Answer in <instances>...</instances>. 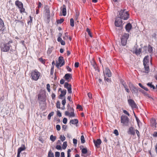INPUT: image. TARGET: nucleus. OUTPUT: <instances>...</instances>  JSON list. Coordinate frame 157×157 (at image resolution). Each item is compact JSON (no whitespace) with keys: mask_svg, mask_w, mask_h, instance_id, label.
I'll list each match as a JSON object with an SVG mask.
<instances>
[{"mask_svg":"<svg viewBox=\"0 0 157 157\" xmlns=\"http://www.w3.org/2000/svg\"><path fill=\"white\" fill-rule=\"evenodd\" d=\"M118 16L121 19L124 20H126L129 17V14L128 12L125 11V10H121Z\"/></svg>","mask_w":157,"mask_h":157,"instance_id":"1","label":"nucleus"},{"mask_svg":"<svg viewBox=\"0 0 157 157\" xmlns=\"http://www.w3.org/2000/svg\"><path fill=\"white\" fill-rule=\"evenodd\" d=\"M129 87L132 91V94H134L136 96L138 94V91L140 89L134 86L132 83L130 82L129 84Z\"/></svg>","mask_w":157,"mask_h":157,"instance_id":"2","label":"nucleus"},{"mask_svg":"<svg viewBox=\"0 0 157 157\" xmlns=\"http://www.w3.org/2000/svg\"><path fill=\"white\" fill-rule=\"evenodd\" d=\"M129 119L128 117L122 115L121 117V123L123 124L124 126H128L129 125Z\"/></svg>","mask_w":157,"mask_h":157,"instance_id":"3","label":"nucleus"},{"mask_svg":"<svg viewBox=\"0 0 157 157\" xmlns=\"http://www.w3.org/2000/svg\"><path fill=\"white\" fill-rule=\"evenodd\" d=\"M40 76V73L36 70L33 71L31 72V76L33 79L35 81H37Z\"/></svg>","mask_w":157,"mask_h":157,"instance_id":"4","label":"nucleus"},{"mask_svg":"<svg viewBox=\"0 0 157 157\" xmlns=\"http://www.w3.org/2000/svg\"><path fill=\"white\" fill-rule=\"evenodd\" d=\"M64 64V61L63 57L62 56L59 57L58 60L56 61V66L57 68L63 66Z\"/></svg>","mask_w":157,"mask_h":157,"instance_id":"5","label":"nucleus"},{"mask_svg":"<svg viewBox=\"0 0 157 157\" xmlns=\"http://www.w3.org/2000/svg\"><path fill=\"white\" fill-rule=\"evenodd\" d=\"M129 37V34L128 33H125L124 34L121 38V43L123 46H125L126 44L128 39Z\"/></svg>","mask_w":157,"mask_h":157,"instance_id":"6","label":"nucleus"},{"mask_svg":"<svg viewBox=\"0 0 157 157\" xmlns=\"http://www.w3.org/2000/svg\"><path fill=\"white\" fill-rule=\"evenodd\" d=\"M12 43V40L10 41L7 43L4 44L3 47H1V51L4 52H6L9 50L11 47L10 44Z\"/></svg>","mask_w":157,"mask_h":157,"instance_id":"7","label":"nucleus"},{"mask_svg":"<svg viewBox=\"0 0 157 157\" xmlns=\"http://www.w3.org/2000/svg\"><path fill=\"white\" fill-rule=\"evenodd\" d=\"M15 4L20 9L21 13L25 12V9L23 8V5L21 2L18 0L16 1L15 2Z\"/></svg>","mask_w":157,"mask_h":157,"instance_id":"8","label":"nucleus"},{"mask_svg":"<svg viewBox=\"0 0 157 157\" xmlns=\"http://www.w3.org/2000/svg\"><path fill=\"white\" fill-rule=\"evenodd\" d=\"M149 56H146L144 58L143 60V64L144 66L145 69H149Z\"/></svg>","mask_w":157,"mask_h":157,"instance_id":"9","label":"nucleus"},{"mask_svg":"<svg viewBox=\"0 0 157 157\" xmlns=\"http://www.w3.org/2000/svg\"><path fill=\"white\" fill-rule=\"evenodd\" d=\"M128 103L129 105L132 107V109L136 108H137V106L134 101L131 99H129L128 100Z\"/></svg>","mask_w":157,"mask_h":157,"instance_id":"10","label":"nucleus"},{"mask_svg":"<svg viewBox=\"0 0 157 157\" xmlns=\"http://www.w3.org/2000/svg\"><path fill=\"white\" fill-rule=\"evenodd\" d=\"M38 99L41 101H45V95L44 93H40L38 95Z\"/></svg>","mask_w":157,"mask_h":157,"instance_id":"11","label":"nucleus"},{"mask_svg":"<svg viewBox=\"0 0 157 157\" xmlns=\"http://www.w3.org/2000/svg\"><path fill=\"white\" fill-rule=\"evenodd\" d=\"M26 148L24 145H22L18 149L17 154V157H20L21 152L25 150Z\"/></svg>","mask_w":157,"mask_h":157,"instance_id":"12","label":"nucleus"},{"mask_svg":"<svg viewBox=\"0 0 157 157\" xmlns=\"http://www.w3.org/2000/svg\"><path fill=\"white\" fill-rule=\"evenodd\" d=\"M103 73L105 76H107L109 77H110L112 76L111 73L109 69H105V71H103Z\"/></svg>","mask_w":157,"mask_h":157,"instance_id":"13","label":"nucleus"},{"mask_svg":"<svg viewBox=\"0 0 157 157\" xmlns=\"http://www.w3.org/2000/svg\"><path fill=\"white\" fill-rule=\"evenodd\" d=\"M65 114L66 116H68L70 117H74L75 116L74 112H71L69 113L68 111H66L65 112Z\"/></svg>","mask_w":157,"mask_h":157,"instance_id":"14","label":"nucleus"},{"mask_svg":"<svg viewBox=\"0 0 157 157\" xmlns=\"http://www.w3.org/2000/svg\"><path fill=\"white\" fill-rule=\"evenodd\" d=\"M4 30V25L3 20L0 18V31L2 32Z\"/></svg>","mask_w":157,"mask_h":157,"instance_id":"15","label":"nucleus"},{"mask_svg":"<svg viewBox=\"0 0 157 157\" xmlns=\"http://www.w3.org/2000/svg\"><path fill=\"white\" fill-rule=\"evenodd\" d=\"M94 142L96 147H99L101 143V141L100 139H98L96 140H94Z\"/></svg>","mask_w":157,"mask_h":157,"instance_id":"16","label":"nucleus"},{"mask_svg":"<svg viewBox=\"0 0 157 157\" xmlns=\"http://www.w3.org/2000/svg\"><path fill=\"white\" fill-rule=\"evenodd\" d=\"M128 133L129 134L132 135H134L135 134V129L134 128L132 127H130L129 129Z\"/></svg>","mask_w":157,"mask_h":157,"instance_id":"17","label":"nucleus"},{"mask_svg":"<svg viewBox=\"0 0 157 157\" xmlns=\"http://www.w3.org/2000/svg\"><path fill=\"white\" fill-rule=\"evenodd\" d=\"M61 9L62 13L63 15V16H65L67 13L66 6L64 5H63V7L61 8Z\"/></svg>","mask_w":157,"mask_h":157,"instance_id":"18","label":"nucleus"},{"mask_svg":"<svg viewBox=\"0 0 157 157\" xmlns=\"http://www.w3.org/2000/svg\"><path fill=\"white\" fill-rule=\"evenodd\" d=\"M132 27V25L130 23H128L125 26V29L127 31L129 32Z\"/></svg>","mask_w":157,"mask_h":157,"instance_id":"19","label":"nucleus"},{"mask_svg":"<svg viewBox=\"0 0 157 157\" xmlns=\"http://www.w3.org/2000/svg\"><path fill=\"white\" fill-rule=\"evenodd\" d=\"M116 27H120L121 23L120 21L118 20L117 18H116L114 23Z\"/></svg>","mask_w":157,"mask_h":157,"instance_id":"20","label":"nucleus"},{"mask_svg":"<svg viewBox=\"0 0 157 157\" xmlns=\"http://www.w3.org/2000/svg\"><path fill=\"white\" fill-rule=\"evenodd\" d=\"M149 69H141V70H140V71L141 72L142 75H144L149 72Z\"/></svg>","mask_w":157,"mask_h":157,"instance_id":"21","label":"nucleus"},{"mask_svg":"<svg viewBox=\"0 0 157 157\" xmlns=\"http://www.w3.org/2000/svg\"><path fill=\"white\" fill-rule=\"evenodd\" d=\"M66 93L67 90H61V94L59 95V98L61 99H63V98H61V97H63V96H64L65 95H66Z\"/></svg>","mask_w":157,"mask_h":157,"instance_id":"22","label":"nucleus"},{"mask_svg":"<svg viewBox=\"0 0 157 157\" xmlns=\"http://www.w3.org/2000/svg\"><path fill=\"white\" fill-rule=\"evenodd\" d=\"M78 123V121L77 119H74L71 120L70 121V124H77Z\"/></svg>","mask_w":157,"mask_h":157,"instance_id":"23","label":"nucleus"},{"mask_svg":"<svg viewBox=\"0 0 157 157\" xmlns=\"http://www.w3.org/2000/svg\"><path fill=\"white\" fill-rule=\"evenodd\" d=\"M151 125L153 127L155 128L156 127V121L155 120L152 119L151 120Z\"/></svg>","mask_w":157,"mask_h":157,"instance_id":"24","label":"nucleus"},{"mask_svg":"<svg viewBox=\"0 0 157 157\" xmlns=\"http://www.w3.org/2000/svg\"><path fill=\"white\" fill-rule=\"evenodd\" d=\"M139 91H141L143 94L145 96H146L149 98H151V96H150V95L144 90L140 89Z\"/></svg>","mask_w":157,"mask_h":157,"instance_id":"25","label":"nucleus"},{"mask_svg":"<svg viewBox=\"0 0 157 157\" xmlns=\"http://www.w3.org/2000/svg\"><path fill=\"white\" fill-rule=\"evenodd\" d=\"M64 78L66 80H68L71 78V75L70 74H66L64 76Z\"/></svg>","mask_w":157,"mask_h":157,"instance_id":"26","label":"nucleus"},{"mask_svg":"<svg viewBox=\"0 0 157 157\" xmlns=\"http://www.w3.org/2000/svg\"><path fill=\"white\" fill-rule=\"evenodd\" d=\"M48 157H54V154L52 152L51 150H49L48 152Z\"/></svg>","mask_w":157,"mask_h":157,"instance_id":"27","label":"nucleus"},{"mask_svg":"<svg viewBox=\"0 0 157 157\" xmlns=\"http://www.w3.org/2000/svg\"><path fill=\"white\" fill-rule=\"evenodd\" d=\"M141 51V49L140 48H139V49H136L135 51V52L137 55H140Z\"/></svg>","mask_w":157,"mask_h":157,"instance_id":"28","label":"nucleus"},{"mask_svg":"<svg viewBox=\"0 0 157 157\" xmlns=\"http://www.w3.org/2000/svg\"><path fill=\"white\" fill-rule=\"evenodd\" d=\"M147 85L148 86L150 87L151 88H152L153 89H155V86L153 85L152 84L151 82H149L147 84Z\"/></svg>","mask_w":157,"mask_h":157,"instance_id":"29","label":"nucleus"},{"mask_svg":"<svg viewBox=\"0 0 157 157\" xmlns=\"http://www.w3.org/2000/svg\"><path fill=\"white\" fill-rule=\"evenodd\" d=\"M56 138V136H54L53 135H51L50 136V140L53 142H54Z\"/></svg>","mask_w":157,"mask_h":157,"instance_id":"30","label":"nucleus"},{"mask_svg":"<svg viewBox=\"0 0 157 157\" xmlns=\"http://www.w3.org/2000/svg\"><path fill=\"white\" fill-rule=\"evenodd\" d=\"M54 113V112H52L50 113L48 115V119L49 120H50L51 117L53 115Z\"/></svg>","mask_w":157,"mask_h":157,"instance_id":"31","label":"nucleus"},{"mask_svg":"<svg viewBox=\"0 0 157 157\" xmlns=\"http://www.w3.org/2000/svg\"><path fill=\"white\" fill-rule=\"evenodd\" d=\"M79 15V13L78 11H76L75 16V20H77L78 19Z\"/></svg>","mask_w":157,"mask_h":157,"instance_id":"32","label":"nucleus"},{"mask_svg":"<svg viewBox=\"0 0 157 157\" xmlns=\"http://www.w3.org/2000/svg\"><path fill=\"white\" fill-rule=\"evenodd\" d=\"M71 85V84H69L67 82H65L64 85V87L65 88L68 89V88H69V86Z\"/></svg>","mask_w":157,"mask_h":157,"instance_id":"33","label":"nucleus"},{"mask_svg":"<svg viewBox=\"0 0 157 157\" xmlns=\"http://www.w3.org/2000/svg\"><path fill=\"white\" fill-rule=\"evenodd\" d=\"M153 51L152 47L149 45L148 46V51L150 53H151Z\"/></svg>","mask_w":157,"mask_h":157,"instance_id":"34","label":"nucleus"},{"mask_svg":"<svg viewBox=\"0 0 157 157\" xmlns=\"http://www.w3.org/2000/svg\"><path fill=\"white\" fill-rule=\"evenodd\" d=\"M67 146V142L66 141L64 142L63 143V145L62 146V148L63 149H65Z\"/></svg>","mask_w":157,"mask_h":157,"instance_id":"35","label":"nucleus"},{"mask_svg":"<svg viewBox=\"0 0 157 157\" xmlns=\"http://www.w3.org/2000/svg\"><path fill=\"white\" fill-rule=\"evenodd\" d=\"M70 25L72 27H74V20L73 18H71L70 20Z\"/></svg>","mask_w":157,"mask_h":157,"instance_id":"36","label":"nucleus"},{"mask_svg":"<svg viewBox=\"0 0 157 157\" xmlns=\"http://www.w3.org/2000/svg\"><path fill=\"white\" fill-rule=\"evenodd\" d=\"M86 31L87 32L88 35H89V36L90 37H92V36L91 33L90 32V29L89 28H87L86 29Z\"/></svg>","mask_w":157,"mask_h":157,"instance_id":"37","label":"nucleus"},{"mask_svg":"<svg viewBox=\"0 0 157 157\" xmlns=\"http://www.w3.org/2000/svg\"><path fill=\"white\" fill-rule=\"evenodd\" d=\"M82 152L83 154H86L87 152V148H83L82 150Z\"/></svg>","mask_w":157,"mask_h":157,"instance_id":"38","label":"nucleus"},{"mask_svg":"<svg viewBox=\"0 0 157 157\" xmlns=\"http://www.w3.org/2000/svg\"><path fill=\"white\" fill-rule=\"evenodd\" d=\"M64 19L63 18H61L59 20H57V24H61L64 21Z\"/></svg>","mask_w":157,"mask_h":157,"instance_id":"39","label":"nucleus"},{"mask_svg":"<svg viewBox=\"0 0 157 157\" xmlns=\"http://www.w3.org/2000/svg\"><path fill=\"white\" fill-rule=\"evenodd\" d=\"M39 60L42 63L44 64L45 61V59H43L42 58H40L39 59Z\"/></svg>","mask_w":157,"mask_h":157,"instance_id":"40","label":"nucleus"},{"mask_svg":"<svg viewBox=\"0 0 157 157\" xmlns=\"http://www.w3.org/2000/svg\"><path fill=\"white\" fill-rule=\"evenodd\" d=\"M81 143L82 144L84 143L85 142V140L84 138V136L83 135H82L81 137Z\"/></svg>","mask_w":157,"mask_h":157,"instance_id":"41","label":"nucleus"},{"mask_svg":"<svg viewBox=\"0 0 157 157\" xmlns=\"http://www.w3.org/2000/svg\"><path fill=\"white\" fill-rule=\"evenodd\" d=\"M121 83H122V85L123 86L124 88L128 87V86H127V84H126V82H124V81H121Z\"/></svg>","mask_w":157,"mask_h":157,"instance_id":"42","label":"nucleus"},{"mask_svg":"<svg viewBox=\"0 0 157 157\" xmlns=\"http://www.w3.org/2000/svg\"><path fill=\"white\" fill-rule=\"evenodd\" d=\"M59 139L61 140V141L63 142L65 140L66 138L64 136H63L62 135H61L60 136Z\"/></svg>","mask_w":157,"mask_h":157,"instance_id":"43","label":"nucleus"},{"mask_svg":"<svg viewBox=\"0 0 157 157\" xmlns=\"http://www.w3.org/2000/svg\"><path fill=\"white\" fill-rule=\"evenodd\" d=\"M60 104L59 101H58L56 102V107L58 109H60Z\"/></svg>","mask_w":157,"mask_h":157,"instance_id":"44","label":"nucleus"},{"mask_svg":"<svg viewBox=\"0 0 157 157\" xmlns=\"http://www.w3.org/2000/svg\"><path fill=\"white\" fill-rule=\"evenodd\" d=\"M68 92V93L70 94H71L72 93V92L71 91V86L70 85L69 86V88H68V89H67Z\"/></svg>","mask_w":157,"mask_h":157,"instance_id":"45","label":"nucleus"},{"mask_svg":"<svg viewBox=\"0 0 157 157\" xmlns=\"http://www.w3.org/2000/svg\"><path fill=\"white\" fill-rule=\"evenodd\" d=\"M65 36L63 37V39L64 40H67L68 39V36L67 33H65Z\"/></svg>","mask_w":157,"mask_h":157,"instance_id":"46","label":"nucleus"},{"mask_svg":"<svg viewBox=\"0 0 157 157\" xmlns=\"http://www.w3.org/2000/svg\"><path fill=\"white\" fill-rule=\"evenodd\" d=\"M47 89L48 92H50V85L49 84H48L47 85Z\"/></svg>","mask_w":157,"mask_h":157,"instance_id":"47","label":"nucleus"},{"mask_svg":"<svg viewBox=\"0 0 157 157\" xmlns=\"http://www.w3.org/2000/svg\"><path fill=\"white\" fill-rule=\"evenodd\" d=\"M62 105L64 106L66 103V98L65 97L62 101Z\"/></svg>","mask_w":157,"mask_h":157,"instance_id":"48","label":"nucleus"},{"mask_svg":"<svg viewBox=\"0 0 157 157\" xmlns=\"http://www.w3.org/2000/svg\"><path fill=\"white\" fill-rule=\"evenodd\" d=\"M114 133L116 136H117L119 135L118 131L117 129H115L114 131Z\"/></svg>","mask_w":157,"mask_h":157,"instance_id":"49","label":"nucleus"},{"mask_svg":"<svg viewBox=\"0 0 157 157\" xmlns=\"http://www.w3.org/2000/svg\"><path fill=\"white\" fill-rule=\"evenodd\" d=\"M63 122L64 124H66L67 122V119L66 118H64L63 120Z\"/></svg>","mask_w":157,"mask_h":157,"instance_id":"50","label":"nucleus"},{"mask_svg":"<svg viewBox=\"0 0 157 157\" xmlns=\"http://www.w3.org/2000/svg\"><path fill=\"white\" fill-rule=\"evenodd\" d=\"M60 156V153L59 152H55V156L56 157H59Z\"/></svg>","mask_w":157,"mask_h":157,"instance_id":"51","label":"nucleus"},{"mask_svg":"<svg viewBox=\"0 0 157 157\" xmlns=\"http://www.w3.org/2000/svg\"><path fill=\"white\" fill-rule=\"evenodd\" d=\"M56 128L57 130L58 131L60 130L61 128L60 125L59 124H57L56 125Z\"/></svg>","mask_w":157,"mask_h":157,"instance_id":"52","label":"nucleus"},{"mask_svg":"<svg viewBox=\"0 0 157 157\" xmlns=\"http://www.w3.org/2000/svg\"><path fill=\"white\" fill-rule=\"evenodd\" d=\"M123 112L125 114L127 115L128 116H129L130 114L126 110H123Z\"/></svg>","mask_w":157,"mask_h":157,"instance_id":"53","label":"nucleus"},{"mask_svg":"<svg viewBox=\"0 0 157 157\" xmlns=\"http://www.w3.org/2000/svg\"><path fill=\"white\" fill-rule=\"evenodd\" d=\"M73 143L75 145H76L77 144V140L75 139H73Z\"/></svg>","mask_w":157,"mask_h":157,"instance_id":"54","label":"nucleus"},{"mask_svg":"<svg viewBox=\"0 0 157 157\" xmlns=\"http://www.w3.org/2000/svg\"><path fill=\"white\" fill-rule=\"evenodd\" d=\"M56 148L58 150H61V147L60 145H57L56 146Z\"/></svg>","mask_w":157,"mask_h":157,"instance_id":"55","label":"nucleus"},{"mask_svg":"<svg viewBox=\"0 0 157 157\" xmlns=\"http://www.w3.org/2000/svg\"><path fill=\"white\" fill-rule=\"evenodd\" d=\"M79 63L78 62H76L75 64V68H77L78 67Z\"/></svg>","mask_w":157,"mask_h":157,"instance_id":"56","label":"nucleus"},{"mask_svg":"<svg viewBox=\"0 0 157 157\" xmlns=\"http://www.w3.org/2000/svg\"><path fill=\"white\" fill-rule=\"evenodd\" d=\"M77 108L78 109H80L81 110H82V108L81 106L79 105H77Z\"/></svg>","mask_w":157,"mask_h":157,"instance_id":"57","label":"nucleus"},{"mask_svg":"<svg viewBox=\"0 0 157 157\" xmlns=\"http://www.w3.org/2000/svg\"><path fill=\"white\" fill-rule=\"evenodd\" d=\"M30 20L28 21V24H29L30 23H31L32 21V18L31 16H29Z\"/></svg>","mask_w":157,"mask_h":157,"instance_id":"58","label":"nucleus"},{"mask_svg":"<svg viewBox=\"0 0 157 157\" xmlns=\"http://www.w3.org/2000/svg\"><path fill=\"white\" fill-rule=\"evenodd\" d=\"M68 110V111H70V112H74V109L72 107L70 108V109Z\"/></svg>","mask_w":157,"mask_h":157,"instance_id":"59","label":"nucleus"},{"mask_svg":"<svg viewBox=\"0 0 157 157\" xmlns=\"http://www.w3.org/2000/svg\"><path fill=\"white\" fill-rule=\"evenodd\" d=\"M154 137H157V132H155L153 134Z\"/></svg>","mask_w":157,"mask_h":157,"instance_id":"60","label":"nucleus"},{"mask_svg":"<svg viewBox=\"0 0 157 157\" xmlns=\"http://www.w3.org/2000/svg\"><path fill=\"white\" fill-rule=\"evenodd\" d=\"M57 115L59 117H61L62 116V114L59 111H57Z\"/></svg>","mask_w":157,"mask_h":157,"instance_id":"61","label":"nucleus"},{"mask_svg":"<svg viewBox=\"0 0 157 157\" xmlns=\"http://www.w3.org/2000/svg\"><path fill=\"white\" fill-rule=\"evenodd\" d=\"M60 82L61 84H63L64 82V80L63 79H61L60 80Z\"/></svg>","mask_w":157,"mask_h":157,"instance_id":"62","label":"nucleus"},{"mask_svg":"<svg viewBox=\"0 0 157 157\" xmlns=\"http://www.w3.org/2000/svg\"><path fill=\"white\" fill-rule=\"evenodd\" d=\"M61 44H62V45H65V42L63 40H62L60 42Z\"/></svg>","mask_w":157,"mask_h":157,"instance_id":"63","label":"nucleus"},{"mask_svg":"<svg viewBox=\"0 0 157 157\" xmlns=\"http://www.w3.org/2000/svg\"><path fill=\"white\" fill-rule=\"evenodd\" d=\"M56 97V95L54 93H52V97L53 99H54Z\"/></svg>","mask_w":157,"mask_h":157,"instance_id":"64","label":"nucleus"}]
</instances>
